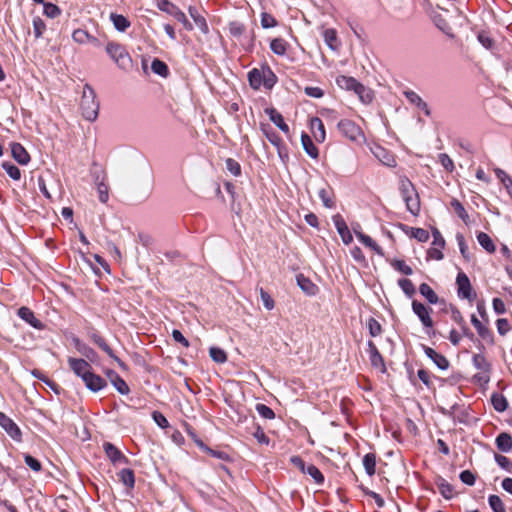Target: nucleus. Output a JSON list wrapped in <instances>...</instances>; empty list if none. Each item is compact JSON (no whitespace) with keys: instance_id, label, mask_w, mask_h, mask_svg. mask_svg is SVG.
I'll list each match as a JSON object with an SVG mask.
<instances>
[{"instance_id":"nucleus-1","label":"nucleus","mask_w":512,"mask_h":512,"mask_svg":"<svg viewBox=\"0 0 512 512\" xmlns=\"http://www.w3.org/2000/svg\"><path fill=\"white\" fill-rule=\"evenodd\" d=\"M80 109L83 117L88 121H94L98 117L99 104L94 90L89 85L83 87Z\"/></svg>"},{"instance_id":"nucleus-2","label":"nucleus","mask_w":512,"mask_h":512,"mask_svg":"<svg viewBox=\"0 0 512 512\" xmlns=\"http://www.w3.org/2000/svg\"><path fill=\"white\" fill-rule=\"evenodd\" d=\"M399 189L407 209L414 215L418 214L420 211V202L412 182L408 178L402 177L400 179Z\"/></svg>"},{"instance_id":"nucleus-3","label":"nucleus","mask_w":512,"mask_h":512,"mask_svg":"<svg viewBox=\"0 0 512 512\" xmlns=\"http://www.w3.org/2000/svg\"><path fill=\"white\" fill-rule=\"evenodd\" d=\"M337 128L340 133L350 141L362 143L366 138L363 130L354 121L350 119H342L338 122Z\"/></svg>"},{"instance_id":"nucleus-4","label":"nucleus","mask_w":512,"mask_h":512,"mask_svg":"<svg viewBox=\"0 0 512 512\" xmlns=\"http://www.w3.org/2000/svg\"><path fill=\"white\" fill-rule=\"evenodd\" d=\"M412 310L418 316L422 325L426 329H431L434 326V322L431 317L432 308L425 306L423 303L413 300L412 301Z\"/></svg>"},{"instance_id":"nucleus-5","label":"nucleus","mask_w":512,"mask_h":512,"mask_svg":"<svg viewBox=\"0 0 512 512\" xmlns=\"http://www.w3.org/2000/svg\"><path fill=\"white\" fill-rule=\"evenodd\" d=\"M433 242L432 247L428 249L427 255L429 259L442 260V249L445 247V240L438 229L432 231Z\"/></svg>"},{"instance_id":"nucleus-6","label":"nucleus","mask_w":512,"mask_h":512,"mask_svg":"<svg viewBox=\"0 0 512 512\" xmlns=\"http://www.w3.org/2000/svg\"><path fill=\"white\" fill-rule=\"evenodd\" d=\"M85 386L92 392H98L106 386V381L101 376L93 373L92 368L85 375H81Z\"/></svg>"},{"instance_id":"nucleus-7","label":"nucleus","mask_w":512,"mask_h":512,"mask_svg":"<svg viewBox=\"0 0 512 512\" xmlns=\"http://www.w3.org/2000/svg\"><path fill=\"white\" fill-rule=\"evenodd\" d=\"M0 426L15 441H21L22 433L20 428L10 417H8L3 412H0Z\"/></svg>"},{"instance_id":"nucleus-8","label":"nucleus","mask_w":512,"mask_h":512,"mask_svg":"<svg viewBox=\"0 0 512 512\" xmlns=\"http://www.w3.org/2000/svg\"><path fill=\"white\" fill-rule=\"evenodd\" d=\"M456 283L458 286L459 296L465 299H471L472 287L468 276L465 273L460 272L457 275Z\"/></svg>"},{"instance_id":"nucleus-9","label":"nucleus","mask_w":512,"mask_h":512,"mask_svg":"<svg viewBox=\"0 0 512 512\" xmlns=\"http://www.w3.org/2000/svg\"><path fill=\"white\" fill-rule=\"evenodd\" d=\"M106 51L118 64H125L126 61L130 60V57L125 53L122 46L115 43H109L106 46Z\"/></svg>"},{"instance_id":"nucleus-10","label":"nucleus","mask_w":512,"mask_h":512,"mask_svg":"<svg viewBox=\"0 0 512 512\" xmlns=\"http://www.w3.org/2000/svg\"><path fill=\"white\" fill-rule=\"evenodd\" d=\"M373 155L384 165L388 167L396 166V159L394 155L381 146H376L371 149Z\"/></svg>"},{"instance_id":"nucleus-11","label":"nucleus","mask_w":512,"mask_h":512,"mask_svg":"<svg viewBox=\"0 0 512 512\" xmlns=\"http://www.w3.org/2000/svg\"><path fill=\"white\" fill-rule=\"evenodd\" d=\"M92 340L93 342L98 345L99 348H101L109 357H111L114 361L117 362V364L119 365V367H121L122 369H126V364L121 361L113 352V350L110 348V346L106 343V341L104 340L103 337H101L100 335L98 334H93L92 335Z\"/></svg>"},{"instance_id":"nucleus-12","label":"nucleus","mask_w":512,"mask_h":512,"mask_svg":"<svg viewBox=\"0 0 512 512\" xmlns=\"http://www.w3.org/2000/svg\"><path fill=\"white\" fill-rule=\"evenodd\" d=\"M337 83L342 88L353 90L359 96L365 90L364 86L352 77L340 76L337 78Z\"/></svg>"},{"instance_id":"nucleus-13","label":"nucleus","mask_w":512,"mask_h":512,"mask_svg":"<svg viewBox=\"0 0 512 512\" xmlns=\"http://www.w3.org/2000/svg\"><path fill=\"white\" fill-rule=\"evenodd\" d=\"M105 373L111 384L120 394L127 395L130 392L127 383L115 371L107 370Z\"/></svg>"},{"instance_id":"nucleus-14","label":"nucleus","mask_w":512,"mask_h":512,"mask_svg":"<svg viewBox=\"0 0 512 512\" xmlns=\"http://www.w3.org/2000/svg\"><path fill=\"white\" fill-rule=\"evenodd\" d=\"M103 447L107 457L113 464H122L127 462V458L113 444L107 442L104 443Z\"/></svg>"},{"instance_id":"nucleus-15","label":"nucleus","mask_w":512,"mask_h":512,"mask_svg":"<svg viewBox=\"0 0 512 512\" xmlns=\"http://www.w3.org/2000/svg\"><path fill=\"white\" fill-rule=\"evenodd\" d=\"M12 157L20 164L26 165L30 162V155L20 143L11 144Z\"/></svg>"},{"instance_id":"nucleus-16","label":"nucleus","mask_w":512,"mask_h":512,"mask_svg":"<svg viewBox=\"0 0 512 512\" xmlns=\"http://www.w3.org/2000/svg\"><path fill=\"white\" fill-rule=\"evenodd\" d=\"M310 128L314 139L317 142H324L326 138L325 128L322 120L318 117H314L310 121Z\"/></svg>"},{"instance_id":"nucleus-17","label":"nucleus","mask_w":512,"mask_h":512,"mask_svg":"<svg viewBox=\"0 0 512 512\" xmlns=\"http://www.w3.org/2000/svg\"><path fill=\"white\" fill-rule=\"evenodd\" d=\"M68 364L70 369L78 376L85 375L91 369V365L84 359L69 358Z\"/></svg>"},{"instance_id":"nucleus-18","label":"nucleus","mask_w":512,"mask_h":512,"mask_svg":"<svg viewBox=\"0 0 512 512\" xmlns=\"http://www.w3.org/2000/svg\"><path fill=\"white\" fill-rule=\"evenodd\" d=\"M265 113L269 116V119L285 134L289 133V127L285 123L283 116L274 108L265 109Z\"/></svg>"},{"instance_id":"nucleus-19","label":"nucleus","mask_w":512,"mask_h":512,"mask_svg":"<svg viewBox=\"0 0 512 512\" xmlns=\"http://www.w3.org/2000/svg\"><path fill=\"white\" fill-rule=\"evenodd\" d=\"M18 316L21 319H23L24 321H26L27 323H29L34 328H37V329L43 328V324L35 317L33 311L31 309H29L28 307H25V306L21 307L18 310Z\"/></svg>"},{"instance_id":"nucleus-20","label":"nucleus","mask_w":512,"mask_h":512,"mask_svg":"<svg viewBox=\"0 0 512 512\" xmlns=\"http://www.w3.org/2000/svg\"><path fill=\"white\" fill-rule=\"evenodd\" d=\"M353 231L358 238V240L364 244L366 247L370 248L372 251H374L378 255H383V251L381 247L368 235L362 233L361 231H358L356 228H353Z\"/></svg>"},{"instance_id":"nucleus-21","label":"nucleus","mask_w":512,"mask_h":512,"mask_svg":"<svg viewBox=\"0 0 512 512\" xmlns=\"http://www.w3.org/2000/svg\"><path fill=\"white\" fill-rule=\"evenodd\" d=\"M405 97L407 100L416 107L423 110L424 114L426 116H430L431 112L426 102L423 101V99L414 91H405L404 92Z\"/></svg>"},{"instance_id":"nucleus-22","label":"nucleus","mask_w":512,"mask_h":512,"mask_svg":"<svg viewBox=\"0 0 512 512\" xmlns=\"http://www.w3.org/2000/svg\"><path fill=\"white\" fill-rule=\"evenodd\" d=\"M335 226H336V229L343 241L344 244L346 245H349L352 241H353V236L347 226V224L345 223V221L341 218H336L335 219Z\"/></svg>"},{"instance_id":"nucleus-23","label":"nucleus","mask_w":512,"mask_h":512,"mask_svg":"<svg viewBox=\"0 0 512 512\" xmlns=\"http://www.w3.org/2000/svg\"><path fill=\"white\" fill-rule=\"evenodd\" d=\"M425 354L442 370H446L449 366L447 358L430 347H425Z\"/></svg>"},{"instance_id":"nucleus-24","label":"nucleus","mask_w":512,"mask_h":512,"mask_svg":"<svg viewBox=\"0 0 512 512\" xmlns=\"http://www.w3.org/2000/svg\"><path fill=\"white\" fill-rule=\"evenodd\" d=\"M326 45L333 51H336L340 47V41L337 36V32L333 28L325 29L322 33Z\"/></svg>"},{"instance_id":"nucleus-25","label":"nucleus","mask_w":512,"mask_h":512,"mask_svg":"<svg viewBox=\"0 0 512 512\" xmlns=\"http://www.w3.org/2000/svg\"><path fill=\"white\" fill-rule=\"evenodd\" d=\"M368 346H369V351H370L371 364L374 367L379 368L381 371H385V365H384L383 358H382L381 354L379 353L375 344L370 341Z\"/></svg>"},{"instance_id":"nucleus-26","label":"nucleus","mask_w":512,"mask_h":512,"mask_svg":"<svg viewBox=\"0 0 512 512\" xmlns=\"http://www.w3.org/2000/svg\"><path fill=\"white\" fill-rule=\"evenodd\" d=\"M301 143L305 152L313 159L318 158V148L314 145L312 139L306 133L301 135Z\"/></svg>"},{"instance_id":"nucleus-27","label":"nucleus","mask_w":512,"mask_h":512,"mask_svg":"<svg viewBox=\"0 0 512 512\" xmlns=\"http://www.w3.org/2000/svg\"><path fill=\"white\" fill-rule=\"evenodd\" d=\"M297 283L302 291L310 296H313L318 292V287L310 279L304 277L303 275L297 276Z\"/></svg>"},{"instance_id":"nucleus-28","label":"nucleus","mask_w":512,"mask_h":512,"mask_svg":"<svg viewBox=\"0 0 512 512\" xmlns=\"http://www.w3.org/2000/svg\"><path fill=\"white\" fill-rule=\"evenodd\" d=\"M497 448L502 452L512 449V437L508 433H500L496 438Z\"/></svg>"},{"instance_id":"nucleus-29","label":"nucleus","mask_w":512,"mask_h":512,"mask_svg":"<svg viewBox=\"0 0 512 512\" xmlns=\"http://www.w3.org/2000/svg\"><path fill=\"white\" fill-rule=\"evenodd\" d=\"M477 240L479 244L488 252V253H494L496 250L495 244L493 243V240L491 237L484 233L480 232L477 235Z\"/></svg>"},{"instance_id":"nucleus-30","label":"nucleus","mask_w":512,"mask_h":512,"mask_svg":"<svg viewBox=\"0 0 512 512\" xmlns=\"http://www.w3.org/2000/svg\"><path fill=\"white\" fill-rule=\"evenodd\" d=\"M419 292L423 297H425L428 300L429 303H431V304L438 303L439 298H438L437 294L428 284L422 283L419 286Z\"/></svg>"},{"instance_id":"nucleus-31","label":"nucleus","mask_w":512,"mask_h":512,"mask_svg":"<svg viewBox=\"0 0 512 512\" xmlns=\"http://www.w3.org/2000/svg\"><path fill=\"white\" fill-rule=\"evenodd\" d=\"M363 466L369 476H373L376 472V455L368 453L363 457Z\"/></svg>"},{"instance_id":"nucleus-32","label":"nucleus","mask_w":512,"mask_h":512,"mask_svg":"<svg viewBox=\"0 0 512 512\" xmlns=\"http://www.w3.org/2000/svg\"><path fill=\"white\" fill-rule=\"evenodd\" d=\"M110 19L118 31L124 32L130 26V22L123 15L112 13Z\"/></svg>"},{"instance_id":"nucleus-33","label":"nucleus","mask_w":512,"mask_h":512,"mask_svg":"<svg viewBox=\"0 0 512 512\" xmlns=\"http://www.w3.org/2000/svg\"><path fill=\"white\" fill-rule=\"evenodd\" d=\"M287 46V42L282 38H275L270 43L272 52L280 56L286 54Z\"/></svg>"},{"instance_id":"nucleus-34","label":"nucleus","mask_w":512,"mask_h":512,"mask_svg":"<svg viewBox=\"0 0 512 512\" xmlns=\"http://www.w3.org/2000/svg\"><path fill=\"white\" fill-rule=\"evenodd\" d=\"M249 83L252 88L259 89L263 86L262 69H253L248 74Z\"/></svg>"},{"instance_id":"nucleus-35","label":"nucleus","mask_w":512,"mask_h":512,"mask_svg":"<svg viewBox=\"0 0 512 512\" xmlns=\"http://www.w3.org/2000/svg\"><path fill=\"white\" fill-rule=\"evenodd\" d=\"M120 481L127 487L132 488L135 483L134 473L131 469H122L119 472Z\"/></svg>"},{"instance_id":"nucleus-36","label":"nucleus","mask_w":512,"mask_h":512,"mask_svg":"<svg viewBox=\"0 0 512 512\" xmlns=\"http://www.w3.org/2000/svg\"><path fill=\"white\" fill-rule=\"evenodd\" d=\"M495 173L497 178L501 181V183L507 190V193L512 197V179L510 178V176L507 175L506 172H504L501 169H496Z\"/></svg>"},{"instance_id":"nucleus-37","label":"nucleus","mask_w":512,"mask_h":512,"mask_svg":"<svg viewBox=\"0 0 512 512\" xmlns=\"http://www.w3.org/2000/svg\"><path fill=\"white\" fill-rule=\"evenodd\" d=\"M151 69L155 74H158L162 77H166L169 74L168 66L159 59H154L151 64Z\"/></svg>"},{"instance_id":"nucleus-38","label":"nucleus","mask_w":512,"mask_h":512,"mask_svg":"<svg viewBox=\"0 0 512 512\" xmlns=\"http://www.w3.org/2000/svg\"><path fill=\"white\" fill-rule=\"evenodd\" d=\"M263 86L266 88H272L276 83V76L270 68L262 69Z\"/></svg>"},{"instance_id":"nucleus-39","label":"nucleus","mask_w":512,"mask_h":512,"mask_svg":"<svg viewBox=\"0 0 512 512\" xmlns=\"http://www.w3.org/2000/svg\"><path fill=\"white\" fill-rule=\"evenodd\" d=\"M471 323L477 330L480 337L486 338L490 335V330L481 323V321L477 318L476 315L471 316Z\"/></svg>"},{"instance_id":"nucleus-40","label":"nucleus","mask_w":512,"mask_h":512,"mask_svg":"<svg viewBox=\"0 0 512 512\" xmlns=\"http://www.w3.org/2000/svg\"><path fill=\"white\" fill-rule=\"evenodd\" d=\"M210 357L217 363H225L227 361L226 352L218 347H211L209 350Z\"/></svg>"},{"instance_id":"nucleus-41","label":"nucleus","mask_w":512,"mask_h":512,"mask_svg":"<svg viewBox=\"0 0 512 512\" xmlns=\"http://www.w3.org/2000/svg\"><path fill=\"white\" fill-rule=\"evenodd\" d=\"M2 168L6 171V173L9 175L10 178L13 180H20L21 178V172L17 166L10 162H3Z\"/></svg>"},{"instance_id":"nucleus-42","label":"nucleus","mask_w":512,"mask_h":512,"mask_svg":"<svg viewBox=\"0 0 512 512\" xmlns=\"http://www.w3.org/2000/svg\"><path fill=\"white\" fill-rule=\"evenodd\" d=\"M305 473L310 475L316 484L321 485L324 482V476L315 465H308Z\"/></svg>"},{"instance_id":"nucleus-43","label":"nucleus","mask_w":512,"mask_h":512,"mask_svg":"<svg viewBox=\"0 0 512 512\" xmlns=\"http://www.w3.org/2000/svg\"><path fill=\"white\" fill-rule=\"evenodd\" d=\"M489 505L494 512H506L503 501L497 495H490L488 499Z\"/></svg>"},{"instance_id":"nucleus-44","label":"nucleus","mask_w":512,"mask_h":512,"mask_svg":"<svg viewBox=\"0 0 512 512\" xmlns=\"http://www.w3.org/2000/svg\"><path fill=\"white\" fill-rule=\"evenodd\" d=\"M491 401L496 411L503 412L507 409L508 404L504 396L495 394L492 396Z\"/></svg>"},{"instance_id":"nucleus-45","label":"nucleus","mask_w":512,"mask_h":512,"mask_svg":"<svg viewBox=\"0 0 512 512\" xmlns=\"http://www.w3.org/2000/svg\"><path fill=\"white\" fill-rule=\"evenodd\" d=\"M391 266L404 275H411L413 273L412 268L405 263L403 260H392Z\"/></svg>"},{"instance_id":"nucleus-46","label":"nucleus","mask_w":512,"mask_h":512,"mask_svg":"<svg viewBox=\"0 0 512 512\" xmlns=\"http://www.w3.org/2000/svg\"><path fill=\"white\" fill-rule=\"evenodd\" d=\"M318 195L325 207H327V208L334 207L335 203L333 201L332 193L328 189H326V188L320 189L318 192Z\"/></svg>"},{"instance_id":"nucleus-47","label":"nucleus","mask_w":512,"mask_h":512,"mask_svg":"<svg viewBox=\"0 0 512 512\" xmlns=\"http://www.w3.org/2000/svg\"><path fill=\"white\" fill-rule=\"evenodd\" d=\"M398 285L401 287V289L407 296L411 297L414 295L415 287L411 280L407 278L400 279L398 281Z\"/></svg>"},{"instance_id":"nucleus-48","label":"nucleus","mask_w":512,"mask_h":512,"mask_svg":"<svg viewBox=\"0 0 512 512\" xmlns=\"http://www.w3.org/2000/svg\"><path fill=\"white\" fill-rule=\"evenodd\" d=\"M46 30V25L40 17L33 19V32L36 38H40L43 32Z\"/></svg>"},{"instance_id":"nucleus-49","label":"nucleus","mask_w":512,"mask_h":512,"mask_svg":"<svg viewBox=\"0 0 512 512\" xmlns=\"http://www.w3.org/2000/svg\"><path fill=\"white\" fill-rule=\"evenodd\" d=\"M451 206L454 208V211L455 213L463 220V221H467V219L469 218L464 206L457 200V199H453L451 201Z\"/></svg>"},{"instance_id":"nucleus-50","label":"nucleus","mask_w":512,"mask_h":512,"mask_svg":"<svg viewBox=\"0 0 512 512\" xmlns=\"http://www.w3.org/2000/svg\"><path fill=\"white\" fill-rule=\"evenodd\" d=\"M261 26L265 29L277 26V20L269 13L261 14Z\"/></svg>"},{"instance_id":"nucleus-51","label":"nucleus","mask_w":512,"mask_h":512,"mask_svg":"<svg viewBox=\"0 0 512 512\" xmlns=\"http://www.w3.org/2000/svg\"><path fill=\"white\" fill-rule=\"evenodd\" d=\"M97 192L99 200L106 203L109 199V188L103 181L97 183Z\"/></svg>"},{"instance_id":"nucleus-52","label":"nucleus","mask_w":512,"mask_h":512,"mask_svg":"<svg viewBox=\"0 0 512 512\" xmlns=\"http://www.w3.org/2000/svg\"><path fill=\"white\" fill-rule=\"evenodd\" d=\"M438 489L441 495L446 499H450L454 495L453 487L445 481H442L438 484Z\"/></svg>"},{"instance_id":"nucleus-53","label":"nucleus","mask_w":512,"mask_h":512,"mask_svg":"<svg viewBox=\"0 0 512 512\" xmlns=\"http://www.w3.org/2000/svg\"><path fill=\"white\" fill-rule=\"evenodd\" d=\"M61 13L59 7L53 3H44V14L49 18H56Z\"/></svg>"},{"instance_id":"nucleus-54","label":"nucleus","mask_w":512,"mask_h":512,"mask_svg":"<svg viewBox=\"0 0 512 512\" xmlns=\"http://www.w3.org/2000/svg\"><path fill=\"white\" fill-rule=\"evenodd\" d=\"M267 125H262V131L266 135L267 139L270 141L271 144L274 146H279L281 144V138L273 131L268 130Z\"/></svg>"},{"instance_id":"nucleus-55","label":"nucleus","mask_w":512,"mask_h":512,"mask_svg":"<svg viewBox=\"0 0 512 512\" xmlns=\"http://www.w3.org/2000/svg\"><path fill=\"white\" fill-rule=\"evenodd\" d=\"M227 170L234 176H239L241 174L240 164L232 159L228 158L225 162Z\"/></svg>"},{"instance_id":"nucleus-56","label":"nucleus","mask_w":512,"mask_h":512,"mask_svg":"<svg viewBox=\"0 0 512 512\" xmlns=\"http://www.w3.org/2000/svg\"><path fill=\"white\" fill-rule=\"evenodd\" d=\"M260 297L267 310H272L275 307L273 298L263 288H260Z\"/></svg>"},{"instance_id":"nucleus-57","label":"nucleus","mask_w":512,"mask_h":512,"mask_svg":"<svg viewBox=\"0 0 512 512\" xmlns=\"http://www.w3.org/2000/svg\"><path fill=\"white\" fill-rule=\"evenodd\" d=\"M256 410L265 419H273L275 417L274 411L265 404H257Z\"/></svg>"},{"instance_id":"nucleus-58","label":"nucleus","mask_w":512,"mask_h":512,"mask_svg":"<svg viewBox=\"0 0 512 512\" xmlns=\"http://www.w3.org/2000/svg\"><path fill=\"white\" fill-rule=\"evenodd\" d=\"M72 38L75 42L80 44L86 43L91 39L89 34L81 29L75 30L72 34Z\"/></svg>"},{"instance_id":"nucleus-59","label":"nucleus","mask_w":512,"mask_h":512,"mask_svg":"<svg viewBox=\"0 0 512 512\" xmlns=\"http://www.w3.org/2000/svg\"><path fill=\"white\" fill-rule=\"evenodd\" d=\"M368 328L372 337L378 336L382 331L380 323L374 318L368 320Z\"/></svg>"},{"instance_id":"nucleus-60","label":"nucleus","mask_w":512,"mask_h":512,"mask_svg":"<svg viewBox=\"0 0 512 512\" xmlns=\"http://www.w3.org/2000/svg\"><path fill=\"white\" fill-rule=\"evenodd\" d=\"M439 162L441 165L449 172H452L454 169V163L453 160L449 157L446 153H441L438 156Z\"/></svg>"},{"instance_id":"nucleus-61","label":"nucleus","mask_w":512,"mask_h":512,"mask_svg":"<svg viewBox=\"0 0 512 512\" xmlns=\"http://www.w3.org/2000/svg\"><path fill=\"white\" fill-rule=\"evenodd\" d=\"M496 326L500 335H506L511 329V326L506 318H499L496 321Z\"/></svg>"},{"instance_id":"nucleus-62","label":"nucleus","mask_w":512,"mask_h":512,"mask_svg":"<svg viewBox=\"0 0 512 512\" xmlns=\"http://www.w3.org/2000/svg\"><path fill=\"white\" fill-rule=\"evenodd\" d=\"M478 40L485 48L490 50L494 48V40L486 32H480Z\"/></svg>"},{"instance_id":"nucleus-63","label":"nucleus","mask_w":512,"mask_h":512,"mask_svg":"<svg viewBox=\"0 0 512 512\" xmlns=\"http://www.w3.org/2000/svg\"><path fill=\"white\" fill-rule=\"evenodd\" d=\"M412 237L417 239L420 242H426L429 239V233L427 230L423 228H413L412 229Z\"/></svg>"},{"instance_id":"nucleus-64","label":"nucleus","mask_w":512,"mask_h":512,"mask_svg":"<svg viewBox=\"0 0 512 512\" xmlns=\"http://www.w3.org/2000/svg\"><path fill=\"white\" fill-rule=\"evenodd\" d=\"M25 464L35 472H39L42 468L41 463L31 455H25Z\"/></svg>"}]
</instances>
